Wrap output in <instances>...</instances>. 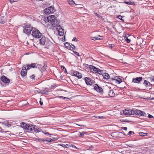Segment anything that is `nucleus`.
<instances>
[{"mask_svg": "<svg viewBox=\"0 0 154 154\" xmlns=\"http://www.w3.org/2000/svg\"><path fill=\"white\" fill-rule=\"evenodd\" d=\"M133 112L134 114H135L139 116H146V113L140 110H133Z\"/></svg>", "mask_w": 154, "mask_h": 154, "instance_id": "obj_5", "label": "nucleus"}, {"mask_svg": "<svg viewBox=\"0 0 154 154\" xmlns=\"http://www.w3.org/2000/svg\"><path fill=\"white\" fill-rule=\"evenodd\" d=\"M1 122L5 125L9 123L6 120H2Z\"/></svg>", "mask_w": 154, "mask_h": 154, "instance_id": "obj_28", "label": "nucleus"}, {"mask_svg": "<svg viewBox=\"0 0 154 154\" xmlns=\"http://www.w3.org/2000/svg\"><path fill=\"white\" fill-rule=\"evenodd\" d=\"M45 141L48 142H51L53 141V140L51 138L49 139V138H48Z\"/></svg>", "mask_w": 154, "mask_h": 154, "instance_id": "obj_35", "label": "nucleus"}, {"mask_svg": "<svg viewBox=\"0 0 154 154\" xmlns=\"http://www.w3.org/2000/svg\"><path fill=\"white\" fill-rule=\"evenodd\" d=\"M95 15L97 16L98 17H100V16H101L100 15H99V14H97V13H95Z\"/></svg>", "mask_w": 154, "mask_h": 154, "instance_id": "obj_56", "label": "nucleus"}, {"mask_svg": "<svg viewBox=\"0 0 154 154\" xmlns=\"http://www.w3.org/2000/svg\"><path fill=\"white\" fill-rule=\"evenodd\" d=\"M110 79L112 80L115 81L116 82H117L118 84L121 83L122 82V79L117 76L115 77L114 78H111Z\"/></svg>", "mask_w": 154, "mask_h": 154, "instance_id": "obj_11", "label": "nucleus"}, {"mask_svg": "<svg viewBox=\"0 0 154 154\" xmlns=\"http://www.w3.org/2000/svg\"><path fill=\"white\" fill-rule=\"evenodd\" d=\"M39 103H40L41 105L42 106L43 105V102H42L41 100L40 101Z\"/></svg>", "mask_w": 154, "mask_h": 154, "instance_id": "obj_59", "label": "nucleus"}, {"mask_svg": "<svg viewBox=\"0 0 154 154\" xmlns=\"http://www.w3.org/2000/svg\"><path fill=\"white\" fill-rule=\"evenodd\" d=\"M64 32V30L63 29H60V30L58 31L59 35L60 36L63 35Z\"/></svg>", "mask_w": 154, "mask_h": 154, "instance_id": "obj_22", "label": "nucleus"}, {"mask_svg": "<svg viewBox=\"0 0 154 154\" xmlns=\"http://www.w3.org/2000/svg\"><path fill=\"white\" fill-rule=\"evenodd\" d=\"M72 41L76 42L77 41V39L75 38H74L72 40Z\"/></svg>", "mask_w": 154, "mask_h": 154, "instance_id": "obj_45", "label": "nucleus"}, {"mask_svg": "<svg viewBox=\"0 0 154 154\" xmlns=\"http://www.w3.org/2000/svg\"><path fill=\"white\" fill-rule=\"evenodd\" d=\"M140 136H145V135H147V133H142V132H140Z\"/></svg>", "mask_w": 154, "mask_h": 154, "instance_id": "obj_34", "label": "nucleus"}, {"mask_svg": "<svg viewBox=\"0 0 154 154\" xmlns=\"http://www.w3.org/2000/svg\"><path fill=\"white\" fill-rule=\"evenodd\" d=\"M73 76L77 77L79 79H81L82 77V76L81 73L79 72L75 71L73 73Z\"/></svg>", "mask_w": 154, "mask_h": 154, "instance_id": "obj_15", "label": "nucleus"}, {"mask_svg": "<svg viewBox=\"0 0 154 154\" xmlns=\"http://www.w3.org/2000/svg\"><path fill=\"white\" fill-rule=\"evenodd\" d=\"M123 114L125 115H134L133 109H125L123 111Z\"/></svg>", "mask_w": 154, "mask_h": 154, "instance_id": "obj_6", "label": "nucleus"}, {"mask_svg": "<svg viewBox=\"0 0 154 154\" xmlns=\"http://www.w3.org/2000/svg\"><path fill=\"white\" fill-rule=\"evenodd\" d=\"M143 84L146 86H149L150 85H151L150 83L146 80H144Z\"/></svg>", "mask_w": 154, "mask_h": 154, "instance_id": "obj_21", "label": "nucleus"}, {"mask_svg": "<svg viewBox=\"0 0 154 154\" xmlns=\"http://www.w3.org/2000/svg\"><path fill=\"white\" fill-rule=\"evenodd\" d=\"M109 96L110 97H113L115 96V94L112 90H110L109 92Z\"/></svg>", "mask_w": 154, "mask_h": 154, "instance_id": "obj_18", "label": "nucleus"}, {"mask_svg": "<svg viewBox=\"0 0 154 154\" xmlns=\"http://www.w3.org/2000/svg\"><path fill=\"white\" fill-rule=\"evenodd\" d=\"M61 67H62V68H63V69H65V71L66 70V69L65 68V67L64 66H62Z\"/></svg>", "mask_w": 154, "mask_h": 154, "instance_id": "obj_61", "label": "nucleus"}, {"mask_svg": "<svg viewBox=\"0 0 154 154\" xmlns=\"http://www.w3.org/2000/svg\"><path fill=\"white\" fill-rule=\"evenodd\" d=\"M79 126H81V127H82V126H84V125H79Z\"/></svg>", "mask_w": 154, "mask_h": 154, "instance_id": "obj_64", "label": "nucleus"}, {"mask_svg": "<svg viewBox=\"0 0 154 154\" xmlns=\"http://www.w3.org/2000/svg\"><path fill=\"white\" fill-rule=\"evenodd\" d=\"M2 17H3V16H0V23H1L3 24L5 22L4 19H2Z\"/></svg>", "mask_w": 154, "mask_h": 154, "instance_id": "obj_26", "label": "nucleus"}, {"mask_svg": "<svg viewBox=\"0 0 154 154\" xmlns=\"http://www.w3.org/2000/svg\"><path fill=\"white\" fill-rule=\"evenodd\" d=\"M132 134H134V132L133 131H129L128 133V134L129 135H131Z\"/></svg>", "mask_w": 154, "mask_h": 154, "instance_id": "obj_39", "label": "nucleus"}, {"mask_svg": "<svg viewBox=\"0 0 154 154\" xmlns=\"http://www.w3.org/2000/svg\"><path fill=\"white\" fill-rule=\"evenodd\" d=\"M69 46H70V47H69V49L70 50H72L75 48V46L74 45H72V43H70V45Z\"/></svg>", "mask_w": 154, "mask_h": 154, "instance_id": "obj_24", "label": "nucleus"}, {"mask_svg": "<svg viewBox=\"0 0 154 154\" xmlns=\"http://www.w3.org/2000/svg\"><path fill=\"white\" fill-rule=\"evenodd\" d=\"M47 19L48 22L52 23L56 20L55 17L54 15H51L47 17Z\"/></svg>", "mask_w": 154, "mask_h": 154, "instance_id": "obj_13", "label": "nucleus"}, {"mask_svg": "<svg viewBox=\"0 0 154 154\" xmlns=\"http://www.w3.org/2000/svg\"><path fill=\"white\" fill-rule=\"evenodd\" d=\"M30 78H31V79H34V78H35V76L34 75H32L30 76Z\"/></svg>", "mask_w": 154, "mask_h": 154, "instance_id": "obj_50", "label": "nucleus"}, {"mask_svg": "<svg viewBox=\"0 0 154 154\" xmlns=\"http://www.w3.org/2000/svg\"><path fill=\"white\" fill-rule=\"evenodd\" d=\"M73 52L74 53V54H75L76 55L78 56H79V53L76 52V51H73Z\"/></svg>", "mask_w": 154, "mask_h": 154, "instance_id": "obj_43", "label": "nucleus"}, {"mask_svg": "<svg viewBox=\"0 0 154 154\" xmlns=\"http://www.w3.org/2000/svg\"><path fill=\"white\" fill-rule=\"evenodd\" d=\"M103 76L105 79H107L109 78V74L107 73L103 74Z\"/></svg>", "mask_w": 154, "mask_h": 154, "instance_id": "obj_19", "label": "nucleus"}, {"mask_svg": "<svg viewBox=\"0 0 154 154\" xmlns=\"http://www.w3.org/2000/svg\"><path fill=\"white\" fill-rule=\"evenodd\" d=\"M114 46H112V45H111V46L110 47L111 48H112Z\"/></svg>", "mask_w": 154, "mask_h": 154, "instance_id": "obj_63", "label": "nucleus"}, {"mask_svg": "<svg viewBox=\"0 0 154 154\" xmlns=\"http://www.w3.org/2000/svg\"><path fill=\"white\" fill-rule=\"evenodd\" d=\"M48 9L49 10L50 12L51 13H53L54 12V8L52 6H50V7H48Z\"/></svg>", "mask_w": 154, "mask_h": 154, "instance_id": "obj_23", "label": "nucleus"}, {"mask_svg": "<svg viewBox=\"0 0 154 154\" xmlns=\"http://www.w3.org/2000/svg\"><path fill=\"white\" fill-rule=\"evenodd\" d=\"M66 146H69V147H70L71 146L70 144H66Z\"/></svg>", "mask_w": 154, "mask_h": 154, "instance_id": "obj_53", "label": "nucleus"}, {"mask_svg": "<svg viewBox=\"0 0 154 154\" xmlns=\"http://www.w3.org/2000/svg\"><path fill=\"white\" fill-rule=\"evenodd\" d=\"M91 39L93 40H97V37H91Z\"/></svg>", "mask_w": 154, "mask_h": 154, "instance_id": "obj_42", "label": "nucleus"}, {"mask_svg": "<svg viewBox=\"0 0 154 154\" xmlns=\"http://www.w3.org/2000/svg\"><path fill=\"white\" fill-rule=\"evenodd\" d=\"M59 97L60 98H62V99H65V97H63V96H59Z\"/></svg>", "mask_w": 154, "mask_h": 154, "instance_id": "obj_60", "label": "nucleus"}, {"mask_svg": "<svg viewBox=\"0 0 154 154\" xmlns=\"http://www.w3.org/2000/svg\"><path fill=\"white\" fill-rule=\"evenodd\" d=\"M44 134H45V135H49L50 134H49V133L48 132H45V133H44Z\"/></svg>", "mask_w": 154, "mask_h": 154, "instance_id": "obj_58", "label": "nucleus"}, {"mask_svg": "<svg viewBox=\"0 0 154 154\" xmlns=\"http://www.w3.org/2000/svg\"><path fill=\"white\" fill-rule=\"evenodd\" d=\"M24 29L23 30V32L27 35H29L31 33L32 30H33L32 28L31 25H29L26 23L24 24L23 26Z\"/></svg>", "mask_w": 154, "mask_h": 154, "instance_id": "obj_2", "label": "nucleus"}, {"mask_svg": "<svg viewBox=\"0 0 154 154\" xmlns=\"http://www.w3.org/2000/svg\"><path fill=\"white\" fill-rule=\"evenodd\" d=\"M150 79L151 81H154V77H152L150 78Z\"/></svg>", "mask_w": 154, "mask_h": 154, "instance_id": "obj_55", "label": "nucleus"}, {"mask_svg": "<svg viewBox=\"0 0 154 154\" xmlns=\"http://www.w3.org/2000/svg\"><path fill=\"white\" fill-rule=\"evenodd\" d=\"M27 125V124L23 122L22 124H21V125L22 127L25 129V127H26V125Z\"/></svg>", "mask_w": 154, "mask_h": 154, "instance_id": "obj_33", "label": "nucleus"}, {"mask_svg": "<svg viewBox=\"0 0 154 154\" xmlns=\"http://www.w3.org/2000/svg\"><path fill=\"white\" fill-rule=\"evenodd\" d=\"M57 28L56 29L57 31H59V30H60L61 29H62L61 28V26L58 25L57 26H56Z\"/></svg>", "mask_w": 154, "mask_h": 154, "instance_id": "obj_30", "label": "nucleus"}, {"mask_svg": "<svg viewBox=\"0 0 154 154\" xmlns=\"http://www.w3.org/2000/svg\"><path fill=\"white\" fill-rule=\"evenodd\" d=\"M85 134V133L84 132H81L79 133L78 135L80 137H82Z\"/></svg>", "mask_w": 154, "mask_h": 154, "instance_id": "obj_32", "label": "nucleus"}, {"mask_svg": "<svg viewBox=\"0 0 154 154\" xmlns=\"http://www.w3.org/2000/svg\"><path fill=\"white\" fill-rule=\"evenodd\" d=\"M39 66V64H37V63H32L31 64L29 65H27V69H29L32 68H37Z\"/></svg>", "mask_w": 154, "mask_h": 154, "instance_id": "obj_9", "label": "nucleus"}, {"mask_svg": "<svg viewBox=\"0 0 154 154\" xmlns=\"http://www.w3.org/2000/svg\"><path fill=\"white\" fill-rule=\"evenodd\" d=\"M142 79L143 78L142 77H137L136 78L133 79L132 82L134 83H138L142 80Z\"/></svg>", "mask_w": 154, "mask_h": 154, "instance_id": "obj_14", "label": "nucleus"}, {"mask_svg": "<svg viewBox=\"0 0 154 154\" xmlns=\"http://www.w3.org/2000/svg\"><path fill=\"white\" fill-rule=\"evenodd\" d=\"M122 16H121V15H119V16H118V18L119 19H120V20H122Z\"/></svg>", "mask_w": 154, "mask_h": 154, "instance_id": "obj_46", "label": "nucleus"}, {"mask_svg": "<svg viewBox=\"0 0 154 154\" xmlns=\"http://www.w3.org/2000/svg\"><path fill=\"white\" fill-rule=\"evenodd\" d=\"M148 117L149 118H151L153 117V116L151 115L150 114H149V115L148 116Z\"/></svg>", "mask_w": 154, "mask_h": 154, "instance_id": "obj_48", "label": "nucleus"}, {"mask_svg": "<svg viewBox=\"0 0 154 154\" xmlns=\"http://www.w3.org/2000/svg\"><path fill=\"white\" fill-rule=\"evenodd\" d=\"M39 93H42V94H46V92L44 90H39L38 91Z\"/></svg>", "mask_w": 154, "mask_h": 154, "instance_id": "obj_37", "label": "nucleus"}, {"mask_svg": "<svg viewBox=\"0 0 154 154\" xmlns=\"http://www.w3.org/2000/svg\"><path fill=\"white\" fill-rule=\"evenodd\" d=\"M85 81L87 85H92V81L89 78L86 77L85 78Z\"/></svg>", "mask_w": 154, "mask_h": 154, "instance_id": "obj_16", "label": "nucleus"}, {"mask_svg": "<svg viewBox=\"0 0 154 154\" xmlns=\"http://www.w3.org/2000/svg\"><path fill=\"white\" fill-rule=\"evenodd\" d=\"M5 125L8 127H9L10 126H11V125L8 124V123H7V124H6Z\"/></svg>", "mask_w": 154, "mask_h": 154, "instance_id": "obj_54", "label": "nucleus"}, {"mask_svg": "<svg viewBox=\"0 0 154 154\" xmlns=\"http://www.w3.org/2000/svg\"><path fill=\"white\" fill-rule=\"evenodd\" d=\"M71 147H72V148H75L76 149H77V148L74 145H72V144H71Z\"/></svg>", "mask_w": 154, "mask_h": 154, "instance_id": "obj_47", "label": "nucleus"}, {"mask_svg": "<svg viewBox=\"0 0 154 154\" xmlns=\"http://www.w3.org/2000/svg\"><path fill=\"white\" fill-rule=\"evenodd\" d=\"M60 145L63 146V147L65 148H68L69 147V146H66V144H59Z\"/></svg>", "mask_w": 154, "mask_h": 154, "instance_id": "obj_38", "label": "nucleus"}, {"mask_svg": "<svg viewBox=\"0 0 154 154\" xmlns=\"http://www.w3.org/2000/svg\"><path fill=\"white\" fill-rule=\"evenodd\" d=\"M102 39V36L100 35H98V37H97V40H101Z\"/></svg>", "mask_w": 154, "mask_h": 154, "instance_id": "obj_36", "label": "nucleus"}, {"mask_svg": "<svg viewBox=\"0 0 154 154\" xmlns=\"http://www.w3.org/2000/svg\"><path fill=\"white\" fill-rule=\"evenodd\" d=\"M94 88L97 91L99 92L101 94H103V91L102 88L100 86H99L95 84L94 85Z\"/></svg>", "mask_w": 154, "mask_h": 154, "instance_id": "obj_7", "label": "nucleus"}, {"mask_svg": "<svg viewBox=\"0 0 154 154\" xmlns=\"http://www.w3.org/2000/svg\"><path fill=\"white\" fill-rule=\"evenodd\" d=\"M53 44L52 42L49 39L47 38V40L46 41V42L45 45L46 46L51 45Z\"/></svg>", "mask_w": 154, "mask_h": 154, "instance_id": "obj_20", "label": "nucleus"}, {"mask_svg": "<svg viewBox=\"0 0 154 154\" xmlns=\"http://www.w3.org/2000/svg\"><path fill=\"white\" fill-rule=\"evenodd\" d=\"M1 80L5 83H8L10 82V79H8L5 76L3 75L1 78Z\"/></svg>", "mask_w": 154, "mask_h": 154, "instance_id": "obj_12", "label": "nucleus"}, {"mask_svg": "<svg viewBox=\"0 0 154 154\" xmlns=\"http://www.w3.org/2000/svg\"><path fill=\"white\" fill-rule=\"evenodd\" d=\"M37 140L40 141V142H44L45 141V140L43 139H37Z\"/></svg>", "mask_w": 154, "mask_h": 154, "instance_id": "obj_40", "label": "nucleus"}, {"mask_svg": "<svg viewBox=\"0 0 154 154\" xmlns=\"http://www.w3.org/2000/svg\"><path fill=\"white\" fill-rule=\"evenodd\" d=\"M47 40V38L45 37H42L41 39H40V44L43 45H45Z\"/></svg>", "mask_w": 154, "mask_h": 154, "instance_id": "obj_10", "label": "nucleus"}, {"mask_svg": "<svg viewBox=\"0 0 154 154\" xmlns=\"http://www.w3.org/2000/svg\"><path fill=\"white\" fill-rule=\"evenodd\" d=\"M125 3L128 5H132V3L131 2H125Z\"/></svg>", "mask_w": 154, "mask_h": 154, "instance_id": "obj_41", "label": "nucleus"}, {"mask_svg": "<svg viewBox=\"0 0 154 154\" xmlns=\"http://www.w3.org/2000/svg\"><path fill=\"white\" fill-rule=\"evenodd\" d=\"M16 0H9L10 2L11 3H12L13 2H16Z\"/></svg>", "mask_w": 154, "mask_h": 154, "instance_id": "obj_51", "label": "nucleus"}, {"mask_svg": "<svg viewBox=\"0 0 154 154\" xmlns=\"http://www.w3.org/2000/svg\"><path fill=\"white\" fill-rule=\"evenodd\" d=\"M122 129L124 130H126L127 129V128L126 127H122Z\"/></svg>", "mask_w": 154, "mask_h": 154, "instance_id": "obj_49", "label": "nucleus"}, {"mask_svg": "<svg viewBox=\"0 0 154 154\" xmlns=\"http://www.w3.org/2000/svg\"><path fill=\"white\" fill-rule=\"evenodd\" d=\"M68 2L69 4L71 5L75 4L74 1L73 0H69L68 1Z\"/></svg>", "mask_w": 154, "mask_h": 154, "instance_id": "obj_25", "label": "nucleus"}, {"mask_svg": "<svg viewBox=\"0 0 154 154\" xmlns=\"http://www.w3.org/2000/svg\"><path fill=\"white\" fill-rule=\"evenodd\" d=\"M32 35L34 37L39 38L42 35V34L37 29H34L32 30Z\"/></svg>", "mask_w": 154, "mask_h": 154, "instance_id": "obj_4", "label": "nucleus"}, {"mask_svg": "<svg viewBox=\"0 0 154 154\" xmlns=\"http://www.w3.org/2000/svg\"><path fill=\"white\" fill-rule=\"evenodd\" d=\"M25 127V129H26L28 131H32L34 132H39L42 131V130L37 128L35 125H32L27 124Z\"/></svg>", "mask_w": 154, "mask_h": 154, "instance_id": "obj_1", "label": "nucleus"}, {"mask_svg": "<svg viewBox=\"0 0 154 154\" xmlns=\"http://www.w3.org/2000/svg\"><path fill=\"white\" fill-rule=\"evenodd\" d=\"M89 69L91 72L94 73H97L100 74H102L103 73V71L96 68L93 66H90Z\"/></svg>", "mask_w": 154, "mask_h": 154, "instance_id": "obj_3", "label": "nucleus"}, {"mask_svg": "<svg viewBox=\"0 0 154 154\" xmlns=\"http://www.w3.org/2000/svg\"><path fill=\"white\" fill-rule=\"evenodd\" d=\"M27 70H28V69H27L26 66L24 65L23 66L21 72L22 76L24 77L26 75V71Z\"/></svg>", "mask_w": 154, "mask_h": 154, "instance_id": "obj_8", "label": "nucleus"}, {"mask_svg": "<svg viewBox=\"0 0 154 154\" xmlns=\"http://www.w3.org/2000/svg\"><path fill=\"white\" fill-rule=\"evenodd\" d=\"M46 66H45V65L44 66V67H43V68L42 69L43 71H44L46 70V69L45 68L46 67Z\"/></svg>", "mask_w": 154, "mask_h": 154, "instance_id": "obj_52", "label": "nucleus"}, {"mask_svg": "<svg viewBox=\"0 0 154 154\" xmlns=\"http://www.w3.org/2000/svg\"><path fill=\"white\" fill-rule=\"evenodd\" d=\"M49 10L48 9V8H45V13L46 14H50L51 13L50 12Z\"/></svg>", "mask_w": 154, "mask_h": 154, "instance_id": "obj_27", "label": "nucleus"}, {"mask_svg": "<svg viewBox=\"0 0 154 154\" xmlns=\"http://www.w3.org/2000/svg\"><path fill=\"white\" fill-rule=\"evenodd\" d=\"M124 38L125 39V40L128 43H129L131 42V40L128 38V37L125 36V37Z\"/></svg>", "mask_w": 154, "mask_h": 154, "instance_id": "obj_31", "label": "nucleus"}, {"mask_svg": "<svg viewBox=\"0 0 154 154\" xmlns=\"http://www.w3.org/2000/svg\"><path fill=\"white\" fill-rule=\"evenodd\" d=\"M95 117L97 118H98L100 119H101L102 118H103L104 117H103V116H96V117Z\"/></svg>", "mask_w": 154, "mask_h": 154, "instance_id": "obj_44", "label": "nucleus"}, {"mask_svg": "<svg viewBox=\"0 0 154 154\" xmlns=\"http://www.w3.org/2000/svg\"><path fill=\"white\" fill-rule=\"evenodd\" d=\"M129 146L131 147H133L134 146V145H133L132 144H130V145H129Z\"/></svg>", "mask_w": 154, "mask_h": 154, "instance_id": "obj_57", "label": "nucleus"}, {"mask_svg": "<svg viewBox=\"0 0 154 154\" xmlns=\"http://www.w3.org/2000/svg\"><path fill=\"white\" fill-rule=\"evenodd\" d=\"M70 45V43H68V42H66L64 44V46L66 47V48L69 49V47H70V46H69Z\"/></svg>", "mask_w": 154, "mask_h": 154, "instance_id": "obj_29", "label": "nucleus"}, {"mask_svg": "<svg viewBox=\"0 0 154 154\" xmlns=\"http://www.w3.org/2000/svg\"><path fill=\"white\" fill-rule=\"evenodd\" d=\"M70 99V98L66 97H65V99Z\"/></svg>", "mask_w": 154, "mask_h": 154, "instance_id": "obj_62", "label": "nucleus"}, {"mask_svg": "<svg viewBox=\"0 0 154 154\" xmlns=\"http://www.w3.org/2000/svg\"><path fill=\"white\" fill-rule=\"evenodd\" d=\"M51 23L52 26L53 27H56L59 24V22L56 20Z\"/></svg>", "mask_w": 154, "mask_h": 154, "instance_id": "obj_17", "label": "nucleus"}]
</instances>
